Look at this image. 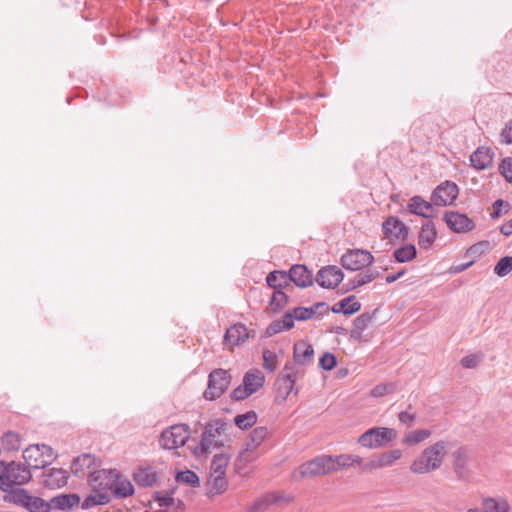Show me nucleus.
Instances as JSON below:
<instances>
[{"instance_id":"1","label":"nucleus","mask_w":512,"mask_h":512,"mask_svg":"<svg viewBox=\"0 0 512 512\" xmlns=\"http://www.w3.org/2000/svg\"><path fill=\"white\" fill-rule=\"evenodd\" d=\"M116 474V469H100L90 472L89 484L92 492L82 502L83 509L105 505L111 501Z\"/></svg>"},{"instance_id":"2","label":"nucleus","mask_w":512,"mask_h":512,"mask_svg":"<svg viewBox=\"0 0 512 512\" xmlns=\"http://www.w3.org/2000/svg\"><path fill=\"white\" fill-rule=\"evenodd\" d=\"M32 474L23 463L0 461V490L4 495L21 489L19 486L28 483Z\"/></svg>"},{"instance_id":"3","label":"nucleus","mask_w":512,"mask_h":512,"mask_svg":"<svg viewBox=\"0 0 512 512\" xmlns=\"http://www.w3.org/2000/svg\"><path fill=\"white\" fill-rule=\"evenodd\" d=\"M231 428L229 423L221 419L207 423L199 445L194 448V454L197 457H203L210 454L212 450L223 447L225 443L223 436Z\"/></svg>"},{"instance_id":"4","label":"nucleus","mask_w":512,"mask_h":512,"mask_svg":"<svg viewBox=\"0 0 512 512\" xmlns=\"http://www.w3.org/2000/svg\"><path fill=\"white\" fill-rule=\"evenodd\" d=\"M447 442L439 440L425 448L412 462L410 470L414 474H427L439 469L447 453Z\"/></svg>"},{"instance_id":"5","label":"nucleus","mask_w":512,"mask_h":512,"mask_svg":"<svg viewBox=\"0 0 512 512\" xmlns=\"http://www.w3.org/2000/svg\"><path fill=\"white\" fill-rule=\"evenodd\" d=\"M4 502L15 504L25 508L29 512H49L50 506L44 499L32 496L26 489H18L8 495L3 496Z\"/></svg>"},{"instance_id":"6","label":"nucleus","mask_w":512,"mask_h":512,"mask_svg":"<svg viewBox=\"0 0 512 512\" xmlns=\"http://www.w3.org/2000/svg\"><path fill=\"white\" fill-rule=\"evenodd\" d=\"M397 437L393 428L373 427L365 431L358 438V443L368 449H377L386 446Z\"/></svg>"},{"instance_id":"7","label":"nucleus","mask_w":512,"mask_h":512,"mask_svg":"<svg viewBox=\"0 0 512 512\" xmlns=\"http://www.w3.org/2000/svg\"><path fill=\"white\" fill-rule=\"evenodd\" d=\"M231 383V375L227 370L218 368L209 374L208 386L204 392L207 400L219 398L228 389Z\"/></svg>"},{"instance_id":"8","label":"nucleus","mask_w":512,"mask_h":512,"mask_svg":"<svg viewBox=\"0 0 512 512\" xmlns=\"http://www.w3.org/2000/svg\"><path fill=\"white\" fill-rule=\"evenodd\" d=\"M189 429L185 424L173 425L165 429L159 439V444L164 449L172 450L183 446L189 439Z\"/></svg>"},{"instance_id":"9","label":"nucleus","mask_w":512,"mask_h":512,"mask_svg":"<svg viewBox=\"0 0 512 512\" xmlns=\"http://www.w3.org/2000/svg\"><path fill=\"white\" fill-rule=\"evenodd\" d=\"M453 470L457 478L461 481H469L472 474L471 464L473 462L471 452L460 447L452 453Z\"/></svg>"},{"instance_id":"10","label":"nucleus","mask_w":512,"mask_h":512,"mask_svg":"<svg viewBox=\"0 0 512 512\" xmlns=\"http://www.w3.org/2000/svg\"><path fill=\"white\" fill-rule=\"evenodd\" d=\"M374 262L373 255L361 249L350 250L341 257V265L351 271L362 270Z\"/></svg>"},{"instance_id":"11","label":"nucleus","mask_w":512,"mask_h":512,"mask_svg":"<svg viewBox=\"0 0 512 512\" xmlns=\"http://www.w3.org/2000/svg\"><path fill=\"white\" fill-rule=\"evenodd\" d=\"M298 373L299 370L293 364H286L279 373L275 385L283 399L293 391Z\"/></svg>"},{"instance_id":"12","label":"nucleus","mask_w":512,"mask_h":512,"mask_svg":"<svg viewBox=\"0 0 512 512\" xmlns=\"http://www.w3.org/2000/svg\"><path fill=\"white\" fill-rule=\"evenodd\" d=\"M459 193L458 186L450 181L441 183L432 193V201L437 206L452 204Z\"/></svg>"},{"instance_id":"13","label":"nucleus","mask_w":512,"mask_h":512,"mask_svg":"<svg viewBox=\"0 0 512 512\" xmlns=\"http://www.w3.org/2000/svg\"><path fill=\"white\" fill-rule=\"evenodd\" d=\"M446 225L455 233H466L474 229L475 224L466 214L447 211L444 214Z\"/></svg>"},{"instance_id":"14","label":"nucleus","mask_w":512,"mask_h":512,"mask_svg":"<svg viewBox=\"0 0 512 512\" xmlns=\"http://www.w3.org/2000/svg\"><path fill=\"white\" fill-rule=\"evenodd\" d=\"M342 270L334 265L321 268L316 275V282L323 288H334L343 280Z\"/></svg>"},{"instance_id":"15","label":"nucleus","mask_w":512,"mask_h":512,"mask_svg":"<svg viewBox=\"0 0 512 512\" xmlns=\"http://www.w3.org/2000/svg\"><path fill=\"white\" fill-rule=\"evenodd\" d=\"M401 457L402 451L400 449H394L391 451L384 452L380 454L378 457L371 458L369 461H367L364 470L370 472L384 467H390Z\"/></svg>"},{"instance_id":"16","label":"nucleus","mask_w":512,"mask_h":512,"mask_svg":"<svg viewBox=\"0 0 512 512\" xmlns=\"http://www.w3.org/2000/svg\"><path fill=\"white\" fill-rule=\"evenodd\" d=\"M384 234L390 240L396 239L404 241L408 235L407 226L397 217H388L382 225Z\"/></svg>"},{"instance_id":"17","label":"nucleus","mask_w":512,"mask_h":512,"mask_svg":"<svg viewBox=\"0 0 512 512\" xmlns=\"http://www.w3.org/2000/svg\"><path fill=\"white\" fill-rule=\"evenodd\" d=\"M334 464L337 471L348 470L353 467H358L361 472H367L364 470L366 462L363 458L356 454H339L334 455Z\"/></svg>"},{"instance_id":"18","label":"nucleus","mask_w":512,"mask_h":512,"mask_svg":"<svg viewBox=\"0 0 512 512\" xmlns=\"http://www.w3.org/2000/svg\"><path fill=\"white\" fill-rule=\"evenodd\" d=\"M292 281L300 288H306L313 283L312 273L305 265H293L287 273V280Z\"/></svg>"},{"instance_id":"19","label":"nucleus","mask_w":512,"mask_h":512,"mask_svg":"<svg viewBox=\"0 0 512 512\" xmlns=\"http://www.w3.org/2000/svg\"><path fill=\"white\" fill-rule=\"evenodd\" d=\"M43 484L51 489L60 488L66 485L68 480L67 472L63 469L52 468L43 473Z\"/></svg>"},{"instance_id":"20","label":"nucleus","mask_w":512,"mask_h":512,"mask_svg":"<svg viewBox=\"0 0 512 512\" xmlns=\"http://www.w3.org/2000/svg\"><path fill=\"white\" fill-rule=\"evenodd\" d=\"M248 336L246 326L241 323H236L227 329L224 335V342L226 344L236 346L244 342Z\"/></svg>"},{"instance_id":"21","label":"nucleus","mask_w":512,"mask_h":512,"mask_svg":"<svg viewBox=\"0 0 512 512\" xmlns=\"http://www.w3.org/2000/svg\"><path fill=\"white\" fill-rule=\"evenodd\" d=\"M96 466V457L90 453H83L73 459L71 463V472L77 476L82 477L86 469Z\"/></svg>"},{"instance_id":"22","label":"nucleus","mask_w":512,"mask_h":512,"mask_svg":"<svg viewBox=\"0 0 512 512\" xmlns=\"http://www.w3.org/2000/svg\"><path fill=\"white\" fill-rule=\"evenodd\" d=\"M492 159L493 153L486 147H479L470 156L471 165L478 170H484L491 166Z\"/></svg>"},{"instance_id":"23","label":"nucleus","mask_w":512,"mask_h":512,"mask_svg":"<svg viewBox=\"0 0 512 512\" xmlns=\"http://www.w3.org/2000/svg\"><path fill=\"white\" fill-rule=\"evenodd\" d=\"M293 358L300 365L310 364L314 359V349L310 344L299 341L294 345Z\"/></svg>"},{"instance_id":"24","label":"nucleus","mask_w":512,"mask_h":512,"mask_svg":"<svg viewBox=\"0 0 512 512\" xmlns=\"http://www.w3.org/2000/svg\"><path fill=\"white\" fill-rule=\"evenodd\" d=\"M115 479L116 481L112 489L111 497L114 496L115 498L123 499L133 495L134 487L130 480L122 477L118 471Z\"/></svg>"},{"instance_id":"25","label":"nucleus","mask_w":512,"mask_h":512,"mask_svg":"<svg viewBox=\"0 0 512 512\" xmlns=\"http://www.w3.org/2000/svg\"><path fill=\"white\" fill-rule=\"evenodd\" d=\"M79 502L80 497L77 494H61L53 497L48 503L50 506V510H68L78 505Z\"/></svg>"},{"instance_id":"26","label":"nucleus","mask_w":512,"mask_h":512,"mask_svg":"<svg viewBox=\"0 0 512 512\" xmlns=\"http://www.w3.org/2000/svg\"><path fill=\"white\" fill-rule=\"evenodd\" d=\"M409 211L413 214L424 218H431L433 206L430 202L425 201L421 196H414L410 199L408 205Z\"/></svg>"},{"instance_id":"27","label":"nucleus","mask_w":512,"mask_h":512,"mask_svg":"<svg viewBox=\"0 0 512 512\" xmlns=\"http://www.w3.org/2000/svg\"><path fill=\"white\" fill-rule=\"evenodd\" d=\"M360 308L361 304L355 300V296L351 295L334 304L331 311L335 314L352 315L358 312Z\"/></svg>"},{"instance_id":"28","label":"nucleus","mask_w":512,"mask_h":512,"mask_svg":"<svg viewBox=\"0 0 512 512\" xmlns=\"http://www.w3.org/2000/svg\"><path fill=\"white\" fill-rule=\"evenodd\" d=\"M23 458L26 464L34 469L44 468V462L41 455L40 444L30 445L23 452Z\"/></svg>"},{"instance_id":"29","label":"nucleus","mask_w":512,"mask_h":512,"mask_svg":"<svg viewBox=\"0 0 512 512\" xmlns=\"http://www.w3.org/2000/svg\"><path fill=\"white\" fill-rule=\"evenodd\" d=\"M228 487V481L225 475L209 474L207 481V494L208 496H214L222 494Z\"/></svg>"},{"instance_id":"30","label":"nucleus","mask_w":512,"mask_h":512,"mask_svg":"<svg viewBox=\"0 0 512 512\" xmlns=\"http://www.w3.org/2000/svg\"><path fill=\"white\" fill-rule=\"evenodd\" d=\"M135 482L143 487H151L157 481V473L152 467L139 468L134 473Z\"/></svg>"},{"instance_id":"31","label":"nucleus","mask_w":512,"mask_h":512,"mask_svg":"<svg viewBox=\"0 0 512 512\" xmlns=\"http://www.w3.org/2000/svg\"><path fill=\"white\" fill-rule=\"evenodd\" d=\"M265 377L259 370H250L246 372L243 378V384L252 394L263 386Z\"/></svg>"},{"instance_id":"32","label":"nucleus","mask_w":512,"mask_h":512,"mask_svg":"<svg viewBox=\"0 0 512 512\" xmlns=\"http://www.w3.org/2000/svg\"><path fill=\"white\" fill-rule=\"evenodd\" d=\"M437 232L435 226L431 222H426L422 225L419 233L418 244L421 248L428 249L435 241Z\"/></svg>"},{"instance_id":"33","label":"nucleus","mask_w":512,"mask_h":512,"mask_svg":"<svg viewBox=\"0 0 512 512\" xmlns=\"http://www.w3.org/2000/svg\"><path fill=\"white\" fill-rule=\"evenodd\" d=\"M483 512H509L510 506L505 499L486 497L482 501Z\"/></svg>"},{"instance_id":"34","label":"nucleus","mask_w":512,"mask_h":512,"mask_svg":"<svg viewBox=\"0 0 512 512\" xmlns=\"http://www.w3.org/2000/svg\"><path fill=\"white\" fill-rule=\"evenodd\" d=\"M230 462V456L225 453L216 454L210 465V473L209 474H219L226 475V469Z\"/></svg>"},{"instance_id":"35","label":"nucleus","mask_w":512,"mask_h":512,"mask_svg":"<svg viewBox=\"0 0 512 512\" xmlns=\"http://www.w3.org/2000/svg\"><path fill=\"white\" fill-rule=\"evenodd\" d=\"M431 436V431L428 429H419L408 432L403 438V444L413 446L419 444Z\"/></svg>"},{"instance_id":"36","label":"nucleus","mask_w":512,"mask_h":512,"mask_svg":"<svg viewBox=\"0 0 512 512\" xmlns=\"http://www.w3.org/2000/svg\"><path fill=\"white\" fill-rule=\"evenodd\" d=\"M299 474L302 478H314L323 475L316 458L302 464L299 467Z\"/></svg>"},{"instance_id":"37","label":"nucleus","mask_w":512,"mask_h":512,"mask_svg":"<svg viewBox=\"0 0 512 512\" xmlns=\"http://www.w3.org/2000/svg\"><path fill=\"white\" fill-rule=\"evenodd\" d=\"M288 301L289 297L282 289L275 290L269 302L271 311L279 312L287 305Z\"/></svg>"},{"instance_id":"38","label":"nucleus","mask_w":512,"mask_h":512,"mask_svg":"<svg viewBox=\"0 0 512 512\" xmlns=\"http://www.w3.org/2000/svg\"><path fill=\"white\" fill-rule=\"evenodd\" d=\"M416 256V248L412 244L404 245L394 251L395 260L399 263L411 261Z\"/></svg>"},{"instance_id":"39","label":"nucleus","mask_w":512,"mask_h":512,"mask_svg":"<svg viewBox=\"0 0 512 512\" xmlns=\"http://www.w3.org/2000/svg\"><path fill=\"white\" fill-rule=\"evenodd\" d=\"M2 446L7 451L18 450L21 447V437L19 434L8 431L2 437Z\"/></svg>"},{"instance_id":"40","label":"nucleus","mask_w":512,"mask_h":512,"mask_svg":"<svg viewBox=\"0 0 512 512\" xmlns=\"http://www.w3.org/2000/svg\"><path fill=\"white\" fill-rule=\"evenodd\" d=\"M254 451L255 449L246 445V447L239 453L235 461V468L238 472H241L246 464L253 462L256 459Z\"/></svg>"},{"instance_id":"41","label":"nucleus","mask_w":512,"mask_h":512,"mask_svg":"<svg viewBox=\"0 0 512 512\" xmlns=\"http://www.w3.org/2000/svg\"><path fill=\"white\" fill-rule=\"evenodd\" d=\"M257 421V414L254 411H249L245 414H239L234 418L235 425L241 430H247L252 427Z\"/></svg>"},{"instance_id":"42","label":"nucleus","mask_w":512,"mask_h":512,"mask_svg":"<svg viewBox=\"0 0 512 512\" xmlns=\"http://www.w3.org/2000/svg\"><path fill=\"white\" fill-rule=\"evenodd\" d=\"M279 502V498L273 494L261 497L254 501L248 508V512H259L264 511L272 503Z\"/></svg>"},{"instance_id":"43","label":"nucleus","mask_w":512,"mask_h":512,"mask_svg":"<svg viewBox=\"0 0 512 512\" xmlns=\"http://www.w3.org/2000/svg\"><path fill=\"white\" fill-rule=\"evenodd\" d=\"M266 282L274 291L280 290L282 289V282H287V273L285 271H272L267 275Z\"/></svg>"},{"instance_id":"44","label":"nucleus","mask_w":512,"mask_h":512,"mask_svg":"<svg viewBox=\"0 0 512 512\" xmlns=\"http://www.w3.org/2000/svg\"><path fill=\"white\" fill-rule=\"evenodd\" d=\"M268 429L266 427L260 426L253 429L250 433L249 441L247 442V446L253 449H256L262 441L267 437Z\"/></svg>"},{"instance_id":"45","label":"nucleus","mask_w":512,"mask_h":512,"mask_svg":"<svg viewBox=\"0 0 512 512\" xmlns=\"http://www.w3.org/2000/svg\"><path fill=\"white\" fill-rule=\"evenodd\" d=\"M315 458L319 463V467L323 475L336 472L334 455H321Z\"/></svg>"},{"instance_id":"46","label":"nucleus","mask_w":512,"mask_h":512,"mask_svg":"<svg viewBox=\"0 0 512 512\" xmlns=\"http://www.w3.org/2000/svg\"><path fill=\"white\" fill-rule=\"evenodd\" d=\"M175 478L177 482L186 483L192 487H198L200 485L198 475L191 470L178 472Z\"/></svg>"},{"instance_id":"47","label":"nucleus","mask_w":512,"mask_h":512,"mask_svg":"<svg viewBox=\"0 0 512 512\" xmlns=\"http://www.w3.org/2000/svg\"><path fill=\"white\" fill-rule=\"evenodd\" d=\"M512 271V256L502 257L494 267V273L499 277H504Z\"/></svg>"},{"instance_id":"48","label":"nucleus","mask_w":512,"mask_h":512,"mask_svg":"<svg viewBox=\"0 0 512 512\" xmlns=\"http://www.w3.org/2000/svg\"><path fill=\"white\" fill-rule=\"evenodd\" d=\"M371 276H366L365 272L358 273L353 278L349 279L345 284L346 290H355L356 288L371 282Z\"/></svg>"},{"instance_id":"49","label":"nucleus","mask_w":512,"mask_h":512,"mask_svg":"<svg viewBox=\"0 0 512 512\" xmlns=\"http://www.w3.org/2000/svg\"><path fill=\"white\" fill-rule=\"evenodd\" d=\"M372 318L373 316L368 314V313H364V314H361L359 315L355 320H354V330L352 331V333L354 332H358V333H361L363 330H365L368 325L371 323L372 321Z\"/></svg>"},{"instance_id":"50","label":"nucleus","mask_w":512,"mask_h":512,"mask_svg":"<svg viewBox=\"0 0 512 512\" xmlns=\"http://www.w3.org/2000/svg\"><path fill=\"white\" fill-rule=\"evenodd\" d=\"M173 491L171 492H156L154 500L158 502L160 507L168 508L174 504V498L172 497Z\"/></svg>"},{"instance_id":"51","label":"nucleus","mask_w":512,"mask_h":512,"mask_svg":"<svg viewBox=\"0 0 512 512\" xmlns=\"http://www.w3.org/2000/svg\"><path fill=\"white\" fill-rule=\"evenodd\" d=\"M394 390H395V385L393 383L379 384V385H376L371 390V396H373L375 398L382 397L384 395L394 392Z\"/></svg>"},{"instance_id":"52","label":"nucleus","mask_w":512,"mask_h":512,"mask_svg":"<svg viewBox=\"0 0 512 512\" xmlns=\"http://www.w3.org/2000/svg\"><path fill=\"white\" fill-rule=\"evenodd\" d=\"M276 355L274 352L270 350H265L263 352V366L265 369L270 372H274L277 367Z\"/></svg>"},{"instance_id":"53","label":"nucleus","mask_w":512,"mask_h":512,"mask_svg":"<svg viewBox=\"0 0 512 512\" xmlns=\"http://www.w3.org/2000/svg\"><path fill=\"white\" fill-rule=\"evenodd\" d=\"M337 364L336 357L329 352L323 354V356L319 360V365L324 370H332Z\"/></svg>"},{"instance_id":"54","label":"nucleus","mask_w":512,"mask_h":512,"mask_svg":"<svg viewBox=\"0 0 512 512\" xmlns=\"http://www.w3.org/2000/svg\"><path fill=\"white\" fill-rule=\"evenodd\" d=\"M40 450H41V455L43 458L44 466L46 467L47 465L51 464L55 460L57 455L55 454L53 448L46 444H40Z\"/></svg>"},{"instance_id":"55","label":"nucleus","mask_w":512,"mask_h":512,"mask_svg":"<svg viewBox=\"0 0 512 512\" xmlns=\"http://www.w3.org/2000/svg\"><path fill=\"white\" fill-rule=\"evenodd\" d=\"M499 168L503 177L512 183V158L507 157L503 159Z\"/></svg>"},{"instance_id":"56","label":"nucleus","mask_w":512,"mask_h":512,"mask_svg":"<svg viewBox=\"0 0 512 512\" xmlns=\"http://www.w3.org/2000/svg\"><path fill=\"white\" fill-rule=\"evenodd\" d=\"M250 395H252V393L249 392V390L245 387L244 384H242L232 391L231 398L233 400L239 401L246 399Z\"/></svg>"},{"instance_id":"57","label":"nucleus","mask_w":512,"mask_h":512,"mask_svg":"<svg viewBox=\"0 0 512 512\" xmlns=\"http://www.w3.org/2000/svg\"><path fill=\"white\" fill-rule=\"evenodd\" d=\"M479 362H480V357L475 354H471V355H467L462 358L461 365L464 368L472 369V368L477 367Z\"/></svg>"},{"instance_id":"58","label":"nucleus","mask_w":512,"mask_h":512,"mask_svg":"<svg viewBox=\"0 0 512 512\" xmlns=\"http://www.w3.org/2000/svg\"><path fill=\"white\" fill-rule=\"evenodd\" d=\"M416 419V412L415 411H401L398 414V420L407 425L411 426Z\"/></svg>"},{"instance_id":"59","label":"nucleus","mask_w":512,"mask_h":512,"mask_svg":"<svg viewBox=\"0 0 512 512\" xmlns=\"http://www.w3.org/2000/svg\"><path fill=\"white\" fill-rule=\"evenodd\" d=\"M295 320L304 321L311 318V311H308L306 307H296L291 310Z\"/></svg>"},{"instance_id":"60","label":"nucleus","mask_w":512,"mask_h":512,"mask_svg":"<svg viewBox=\"0 0 512 512\" xmlns=\"http://www.w3.org/2000/svg\"><path fill=\"white\" fill-rule=\"evenodd\" d=\"M307 309L311 311V318L316 314L323 315L329 310L328 305L324 302H318Z\"/></svg>"},{"instance_id":"61","label":"nucleus","mask_w":512,"mask_h":512,"mask_svg":"<svg viewBox=\"0 0 512 512\" xmlns=\"http://www.w3.org/2000/svg\"><path fill=\"white\" fill-rule=\"evenodd\" d=\"M489 246V242L488 241H481L477 244H474L472 245L469 249H468V254H471V255H478V254H481L483 253L484 249H487Z\"/></svg>"},{"instance_id":"62","label":"nucleus","mask_w":512,"mask_h":512,"mask_svg":"<svg viewBox=\"0 0 512 512\" xmlns=\"http://www.w3.org/2000/svg\"><path fill=\"white\" fill-rule=\"evenodd\" d=\"M285 330H290L294 326L295 318L291 311H287L280 320Z\"/></svg>"},{"instance_id":"63","label":"nucleus","mask_w":512,"mask_h":512,"mask_svg":"<svg viewBox=\"0 0 512 512\" xmlns=\"http://www.w3.org/2000/svg\"><path fill=\"white\" fill-rule=\"evenodd\" d=\"M286 331L280 320L273 321L267 328V334L272 336L280 332Z\"/></svg>"},{"instance_id":"64","label":"nucleus","mask_w":512,"mask_h":512,"mask_svg":"<svg viewBox=\"0 0 512 512\" xmlns=\"http://www.w3.org/2000/svg\"><path fill=\"white\" fill-rule=\"evenodd\" d=\"M501 136L504 138L505 143H512V120L506 124L505 128L502 130Z\"/></svg>"}]
</instances>
